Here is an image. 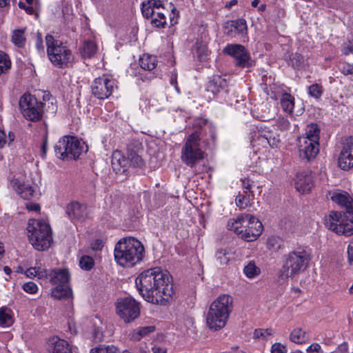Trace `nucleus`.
Instances as JSON below:
<instances>
[{
    "label": "nucleus",
    "instance_id": "nucleus-1",
    "mask_svg": "<svg viewBox=\"0 0 353 353\" xmlns=\"http://www.w3.org/2000/svg\"><path fill=\"white\" fill-rule=\"evenodd\" d=\"M135 283L139 294L149 303H161L168 301L174 293L169 273L159 268L143 272Z\"/></svg>",
    "mask_w": 353,
    "mask_h": 353
},
{
    "label": "nucleus",
    "instance_id": "nucleus-2",
    "mask_svg": "<svg viewBox=\"0 0 353 353\" xmlns=\"http://www.w3.org/2000/svg\"><path fill=\"white\" fill-rule=\"evenodd\" d=\"M311 254L308 250L298 248L283 256L279 277L282 280L293 279L304 272L309 266Z\"/></svg>",
    "mask_w": 353,
    "mask_h": 353
},
{
    "label": "nucleus",
    "instance_id": "nucleus-3",
    "mask_svg": "<svg viewBox=\"0 0 353 353\" xmlns=\"http://www.w3.org/2000/svg\"><path fill=\"white\" fill-rule=\"evenodd\" d=\"M233 310V298L228 294L218 296L210 305L206 314V323L212 330L225 327Z\"/></svg>",
    "mask_w": 353,
    "mask_h": 353
},
{
    "label": "nucleus",
    "instance_id": "nucleus-4",
    "mask_svg": "<svg viewBox=\"0 0 353 353\" xmlns=\"http://www.w3.org/2000/svg\"><path fill=\"white\" fill-rule=\"evenodd\" d=\"M143 245L134 238L119 241L114 248L115 260L123 267H132L139 263L143 257Z\"/></svg>",
    "mask_w": 353,
    "mask_h": 353
},
{
    "label": "nucleus",
    "instance_id": "nucleus-5",
    "mask_svg": "<svg viewBox=\"0 0 353 353\" xmlns=\"http://www.w3.org/2000/svg\"><path fill=\"white\" fill-rule=\"evenodd\" d=\"M29 241L34 249L44 251L49 248L52 242L50 226L45 221L30 219L27 227Z\"/></svg>",
    "mask_w": 353,
    "mask_h": 353
},
{
    "label": "nucleus",
    "instance_id": "nucleus-6",
    "mask_svg": "<svg viewBox=\"0 0 353 353\" xmlns=\"http://www.w3.org/2000/svg\"><path fill=\"white\" fill-rule=\"evenodd\" d=\"M47 54L51 63L57 67L66 66L72 60V54L66 46L57 40L53 36L48 34L46 37Z\"/></svg>",
    "mask_w": 353,
    "mask_h": 353
},
{
    "label": "nucleus",
    "instance_id": "nucleus-7",
    "mask_svg": "<svg viewBox=\"0 0 353 353\" xmlns=\"http://www.w3.org/2000/svg\"><path fill=\"white\" fill-rule=\"evenodd\" d=\"M48 277L50 283L55 286L52 290V296L54 299H61L71 296L72 290L68 285L70 275L67 269L59 268L48 270Z\"/></svg>",
    "mask_w": 353,
    "mask_h": 353
},
{
    "label": "nucleus",
    "instance_id": "nucleus-8",
    "mask_svg": "<svg viewBox=\"0 0 353 353\" xmlns=\"http://www.w3.org/2000/svg\"><path fill=\"white\" fill-rule=\"evenodd\" d=\"M203 158L199 135L197 132H193L189 135L182 148L181 160L188 166L192 168Z\"/></svg>",
    "mask_w": 353,
    "mask_h": 353
},
{
    "label": "nucleus",
    "instance_id": "nucleus-9",
    "mask_svg": "<svg viewBox=\"0 0 353 353\" xmlns=\"http://www.w3.org/2000/svg\"><path fill=\"white\" fill-rule=\"evenodd\" d=\"M56 155L61 159L69 156L71 158H78L84 149V143L74 137L64 136L54 147Z\"/></svg>",
    "mask_w": 353,
    "mask_h": 353
},
{
    "label": "nucleus",
    "instance_id": "nucleus-10",
    "mask_svg": "<svg viewBox=\"0 0 353 353\" xmlns=\"http://www.w3.org/2000/svg\"><path fill=\"white\" fill-rule=\"evenodd\" d=\"M19 107L23 117L31 121L41 119L43 113V103L37 101L30 94H24L19 100Z\"/></svg>",
    "mask_w": 353,
    "mask_h": 353
},
{
    "label": "nucleus",
    "instance_id": "nucleus-11",
    "mask_svg": "<svg viewBox=\"0 0 353 353\" xmlns=\"http://www.w3.org/2000/svg\"><path fill=\"white\" fill-rule=\"evenodd\" d=\"M116 313L125 323H130L140 315V304L132 297L119 299L116 302Z\"/></svg>",
    "mask_w": 353,
    "mask_h": 353
},
{
    "label": "nucleus",
    "instance_id": "nucleus-12",
    "mask_svg": "<svg viewBox=\"0 0 353 353\" xmlns=\"http://www.w3.org/2000/svg\"><path fill=\"white\" fill-rule=\"evenodd\" d=\"M115 87L114 80L103 75L94 80L91 85L92 93L99 99H105L112 94Z\"/></svg>",
    "mask_w": 353,
    "mask_h": 353
},
{
    "label": "nucleus",
    "instance_id": "nucleus-13",
    "mask_svg": "<svg viewBox=\"0 0 353 353\" xmlns=\"http://www.w3.org/2000/svg\"><path fill=\"white\" fill-rule=\"evenodd\" d=\"M223 52L234 58L236 65L241 68L251 66L250 54L243 46L228 44L223 48Z\"/></svg>",
    "mask_w": 353,
    "mask_h": 353
},
{
    "label": "nucleus",
    "instance_id": "nucleus-14",
    "mask_svg": "<svg viewBox=\"0 0 353 353\" xmlns=\"http://www.w3.org/2000/svg\"><path fill=\"white\" fill-rule=\"evenodd\" d=\"M298 150L301 159L310 161L314 159L319 152V142L310 141L307 137L298 138Z\"/></svg>",
    "mask_w": 353,
    "mask_h": 353
},
{
    "label": "nucleus",
    "instance_id": "nucleus-15",
    "mask_svg": "<svg viewBox=\"0 0 353 353\" xmlns=\"http://www.w3.org/2000/svg\"><path fill=\"white\" fill-rule=\"evenodd\" d=\"M338 164L343 170L353 168V137L350 136L344 140Z\"/></svg>",
    "mask_w": 353,
    "mask_h": 353
},
{
    "label": "nucleus",
    "instance_id": "nucleus-16",
    "mask_svg": "<svg viewBox=\"0 0 353 353\" xmlns=\"http://www.w3.org/2000/svg\"><path fill=\"white\" fill-rule=\"evenodd\" d=\"M295 188L301 193H308L313 187V180L311 173L303 171L296 174L294 179Z\"/></svg>",
    "mask_w": 353,
    "mask_h": 353
},
{
    "label": "nucleus",
    "instance_id": "nucleus-17",
    "mask_svg": "<svg viewBox=\"0 0 353 353\" xmlns=\"http://www.w3.org/2000/svg\"><path fill=\"white\" fill-rule=\"evenodd\" d=\"M141 149V144L138 141L127 146L128 160L134 168H142L144 165V161L139 154Z\"/></svg>",
    "mask_w": 353,
    "mask_h": 353
},
{
    "label": "nucleus",
    "instance_id": "nucleus-18",
    "mask_svg": "<svg viewBox=\"0 0 353 353\" xmlns=\"http://www.w3.org/2000/svg\"><path fill=\"white\" fill-rule=\"evenodd\" d=\"M223 28L225 33L229 36H233L236 34L241 36L247 34V23L243 19L227 21Z\"/></svg>",
    "mask_w": 353,
    "mask_h": 353
},
{
    "label": "nucleus",
    "instance_id": "nucleus-19",
    "mask_svg": "<svg viewBox=\"0 0 353 353\" xmlns=\"http://www.w3.org/2000/svg\"><path fill=\"white\" fill-rule=\"evenodd\" d=\"M48 351L50 353H72L70 344L57 336L49 339Z\"/></svg>",
    "mask_w": 353,
    "mask_h": 353
},
{
    "label": "nucleus",
    "instance_id": "nucleus-20",
    "mask_svg": "<svg viewBox=\"0 0 353 353\" xmlns=\"http://www.w3.org/2000/svg\"><path fill=\"white\" fill-rule=\"evenodd\" d=\"M228 85V81L225 77L218 74L213 75L208 82L206 91L215 96L221 91L226 90Z\"/></svg>",
    "mask_w": 353,
    "mask_h": 353
},
{
    "label": "nucleus",
    "instance_id": "nucleus-21",
    "mask_svg": "<svg viewBox=\"0 0 353 353\" xmlns=\"http://www.w3.org/2000/svg\"><path fill=\"white\" fill-rule=\"evenodd\" d=\"M111 164L112 169L117 174H124L127 172L129 167V161L122 152L119 150H115L112 155Z\"/></svg>",
    "mask_w": 353,
    "mask_h": 353
},
{
    "label": "nucleus",
    "instance_id": "nucleus-22",
    "mask_svg": "<svg viewBox=\"0 0 353 353\" xmlns=\"http://www.w3.org/2000/svg\"><path fill=\"white\" fill-rule=\"evenodd\" d=\"M10 184L12 188L21 198L30 199L33 196L34 190L30 184L26 183L19 179H12Z\"/></svg>",
    "mask_w": 353,
    "mask_h": 353
},
{
    "label": "nucleus",
    "instance_id": "nucleus-23",
    "mask_svg": "<svg viewBox=\"0 0 353 353\" xmlns=\"http://www.w3.org/2000/svg\"><path fill=\"white\" fill-rule=\"evenodd\" d=\"M259 136L263 139L272 148H277L281 143L280 135L275 128L261 127L259 130Z\"/></svg>",
    "mask_w": 353,
    "mask_h": 353
},
{
    "label": "nucleus",
    "instance_id": "nucleus-24",
    "mask_svg": "<svg viewBox=\"0 0 353 353\" xmlns=\"http://www.w3.org/2000/svg\"><path fill=\"white\" fill-rule=\"evenodd\" d=\"M66 212L71 219L83 220L87 216V208L79 202H72L67 205Z\"/></svg>",
    "mask_w": 353,
    "mask_h": 353
},
{
    "label": "nucleus",
    "instance_id": "nucleus-25",
    "mask_svg": "<svg viewBox=\"0 0 353 353\" xmlns=\"http://www.w3.org/2000/svg\"><path fill=\"white\" fill-rule=\"evenodd\" d=\"M155 10H164L160 1L148 0L141 4V12L145 18H152L155 16Z\"/></svg>",
    "mask_w": 353,
    "mask_h": 353
},
{
    "label": "nucleus",
    "instance_id": "nucleus-26",
    "mask_svg": "<svg viewBox=\"0 0 353 353\" xmlns=\"http://www.w3.org/2000/svg\"><path fill=\"white\" fill-rule=\"evenodd\" d=\"M332 200L346 209L345 213H353V199L347 192L336 193Z\"/></svg>",
    "mask_w": 353,
    "mask_h": 353
},
{
    "label": "nucleus",
    "instance_id": "nucleus-27",
    "mask_svg": "<svg viewBox=\"0 0 353 353\" xmlns=\"http://www.w3.org/2000/svg\"><path fill=\"white\" fill-rule=\"evenodd\" d=\"M339 234L351 236L353 234V213H344L339 223Z\"/></svg>",
    "mask_w": 353,
    "mask_h": 353
},
{
    "label": "nucleus",
    "instance_id": "nucleus-28",
    "mask_svg": "<svg viewBox=\"0 0 353 353\" xmlns=\"http://www.w3.org/2000/svg\"><path fill=\"white\" fill-rule=\"evenodd\" d=\"M343 219V215L341 213L336 212H331L324 219V224L325 227L335 233L339 234V223Z\"/></svg>",
    "mask_w": 353,
    "mask_h": 353
},
{
    "label": "nucleus",
    "instance_id": "nucleus-29",
    "mask_svg": "<svg viewBox=\"0 0 353 353\" xmlns=\"http://www.w3.org/2000/svg\"><path fill=\"white\" fill-rule=\"evenodd\" d=\"M247 216L248 214H241L236 219H230L228 223L229 230L234 231L239 236L243 232L245 223H248Z\"/></svg>",
    "mask_w": 353,
    "mask_h": 353
},
{
    "label": "nucleus",
    "instance_id": "nucleus-30",
    "mask_svg": "<svg viewBox=\"0 0 353 353\" xmlns=\"http://www.w3.org/2000/svg\"><path fill=\"white\" fill-rule=\"evenodd\" d=\"M255 226L254 230L248 231L245 229L239 234V236L248 242L255 241L261 234L263 230V225L259 221H254Z\"/></svg>",
    "mask_w": 353,
    "mask_h": 353
},
{
    "label": "nucleus",
    "instance_id": "nucleus-31",
    "mask_svg": "<svg viewBox=\"0 0 353 353\" xmlns=\"http://www.w3.org/2000/svg\"><path fill=\"white\" fill-rule=\"evenodd\" d=\"M300 137H307L310 141H315L319 142L320 139V129L317 124L310 123L307 125L305 133Z\"/></svg>",
    "mask_w": 353,
    "mask_h": 353
},
{
    "label": "nucleus",
    "instance_id": "nucleus-32",
    "mask_svg": "<svg viewBox=\"0 0 353 353\" xmlns=\"http://www.w3.org/2000/svg\"><path fill=\"white\" fill-rule=\"evenodd\" d=\"M154 331V326H145L133 330L130 334V338L133 341H140L143 337Z\"/></svg>",
    "mask_w": 353,
    "mask_h": 353
},
{
    "label": "nucleus",
    "instance_id": "nucleus-33",
    "mask_svg": "<svg viewBox=\"0 0 353 353\" xmlns=\"http://www.w3.org/2000/svg\"><path fill=\"white\" fill-rule=\"evenodd\" d=\"M308 339L307 333L301 328L294 329L290 334V339L292 342L297 344L305 343Z\"/></svg>",
    "mask_w": 353,
    "mask_h": 353
},
{
    "label": "nucleus",
    "instance_id": "nucleus-34",
    "mask_svg": "<svg viewBox=\"0 0 353 353\" xmlns=\"http://www.w3.org/2000/svg\"><path fill=\"white\" fill-rule=\"evenodd\" d=\"M140 66L147 70H152L157 66V59L155 57L144 54L139 59Z\"/></svg>",
    "mask_w": 353,
    "mask_h": 353
},
{
    "label": "nucleus",
    "instance_id": "nucleus-35",
    "mask_svg": "<svg viewBox=\"0 0 353 353\" xmlns=\"http://www.w3.org/2000/svg\"><path fill=\"white\" fill-rule=\"evenodd\" d=\"M294 97L288 93H284L281 99L283 110L288 113H292L294 106Z\"/></svg>",
    "mask_w": 353,
    "mask_h": 353
},
{
    "label": "nucleus",
    "instance_id": "nucleus-36",
    "mask_svg": "<svg viewBox=\"0 0 353 353\" xmlns=\"http://www.w3.org/2000/svg\"><path fill=\"white\" fill-rule=\"evenodd\" d=\"M26 274L28 277L37 276L39 279H47L48 270L41 267H32L26 271Z\"/></svg>",
    "mask_w": 353,
    "mask_h": 353
},
{
    "label": "nucleus",
    "instance_id": "nucleus-37",
    "mask_svg": "<svg viewBox=\"0 0 353 353\" xmlns=\"http://www.w3.org/2000/svg\"><path fill=\"white\" fill-rule=\"evenodd\" d=\"M97 51V46L95 43L91 41H86L83 43L81 48V54L82 57L90 58L92 57Z\"/></svg>",
    "mask_w": 353,
    "mask_h": 353
},
{
    "label": "nucleus",
    "instance_id": "nucleus-38",
    "mask_svg": "<svg viewBox=\"0 0 353 353\" xmlns=\"http://www.w3.org/2000/svg\"><path fill=\"white\" fill-rule=\"evenodd\" d=\"M11 311L8 308L0 309V325L2 327L10 326L12 323Z\"/></svg>",
    "mask_w": 353,
    "mask_h": 353
},
{
    "label": "nucleus",
    "instance_id": "nucleus-39",
    "mask_svg": "<svg viewBox=\"0 0 353 353\" xmlns=\"http://www.w3.org/2000/svg\"><path fill=\"white\" fill-rule=\"evenodd\" d=\"M215 258L219 265H226L230 261V250L227 249H220L217 250Z\"/></svg>",
    "mask_w": 353,
    "mask_h": 353
},
{
    "label": "nucleus",
    "instance_id": "nucleus-40",
    "mask_svg": "<svg viewBox=\"0 0 353 353\" xmlns=\"http://www.w3.org/2000/svg\"><path fill=\"white\" fill-rule=\"evenodd\" d=\"M12 41L13 43L21 48L25 45L26 38L24 37V30H15L12 32Z\"/></svg>",
    "mask_w": 353,
    "mask_h": 353
},
{
    "label": "nucleus",
    "instance_id": "nucleus-41",
    "mask_svg": "<svg viewBox=\"0 0 353 353\" xmlns=\"http://www.w3.org/2000/svg\"><path fill=\"white\" fill-rule=\"evenodd\" d=\"M118 348L113 345H99L92 348L90 353H118Z\"/></svg>",
    "mask_w": 353,
    "mask_h": 353
},
{
    "label": "nucleus",
    "instance_id": "nucleus-42",
    "mask_svg": "<svg viewBox=\"0 0 353 353\" xmlns=\"http://www.w3.org/2000/svg\"><path fill=\"white\" fill-rule=\"evenodd\" d=\"M243 271L246 276L250 279L254 278L260 273V269L253 262H250L244 268Z\"/></svg>",
    "mask_w": 353,
    "mask_h": 353
},
{
    "label": "nucleus",
    "instance_id": "nucleus-43",
    "mask_svg": "<svg viewBox=\"0 0 353 353\" xmlns=\"http://www.w3.org/2000/svg\"><path fill=\"white\" fill-rule=\"evenodd\" d=\"M266 246L269 250L276 251L281 247V240L277 236H270L267 239Z\"/></svg>",
    "mask_w": 353,
    "mask_h": 353
},
{
    "label": "nucleus",
    "instance_id": "nucleus-44",
    "mask_svg": "<svg viewBox=\"0 0 353 353\" xmlns=\"http://www.w3.org/2000/svg\"><path fill=\"white\" fill-rule=\"evenodd\" d=\"M94 264V259L88 255L83 256L79 261L80 267L85 270H91Z\"/></svg>",
    "mask_w": 353,
    "mask_h": 353
},
{
    "label": "nucleus",
    "instance_id": "nucleus-45",
    "mask_svg": "<svg viewBox=\"0 0 353 353\" xmlns=\"http://www.w3.org/2000/svg\"><path fill=\"white\" fill-rule=\"evenodd\" d=\"M289 63L294 68L300 67L303 63V57L299 53H292L289 55Z\"/></svg>",
    "mask_w": 353,
    "mask_h": 353
},
{
    "label": "nucleus",
    "instance_id": "nucleus-46",
    "mask_svg": "<svg viewBox=\"0 0 353 353\" xmlns=\"http://www.w3.org/2000/svg\"><path fill=\"white\" fill-rule=\"evenodd\" d=\"M151 23L157 27H163L166 23L164 11L158 12L151 20Z\"/></svg>",
    "mask_w": 353,
    "mask_h": 353
},
{
    "label": "nucleus",
    "instance_id": "nucleus-47",
    "mask_svg": "<svg viewBox=\"0 0 353 353\" xmlns=\"http://www.w3.org/2000/svg\"><path fill=\"white\" fill-rule=\"evenodd\" d=\"M309 94L316 99L319 98L323 93V88L318 84H313L308 88Z\"/></svg>",
    "mask_w": 353,
    "mask_h": 353
},
{
    "label": "nucleus",
    "instance_id": "nucleus-48",
    "mask_svg": "<svg viewBox=\"0 0 353 353\" xmlns=\"http://www.w3.org/2000/svg\"><path fill=\"white\" fill-rule=\"evenodd\" d=\"M14 134L13 132H10L8 133V137H6L4 131L0 129V148H2L8 142V141H9V143H11L14 141Z\"/></svg>",
    "mask_w": 353,
    "mask_h": 353
},
{
    "label": "nucleus",
    "instance_id": "nucleus-49",
    "mask_svg": "<svg viewBox=\"0 0 353 353\" xmlns=\"http://www.w3.org/2000/svg\"><path fill=\"white\" fill-rule=\"evenodd\" d=\"M273 334V331L272 329H256L254 332V339H261V338H266L268 336H272Z\"/></svg>",
    "mask_w": 353,
    "mask_h": 353
},
{
    "label": "nucleus",
    "instance_id": "nucleus-50",
    "mask_svg": "<svg viewBox=\"0 0 353 353\" xmlns=\"http://www.w3.org/2000/svg\"><path fill=\"white\" fill-rule=\"evenodd\" d=\"M286 352H287L286 346L280 343H275L271 347V353H286Z\"/></svg>",
    "mask_w": 353,
    "mask_h": 353
},
{
    "label": "nucleus",
    "instance_id": "nucleus-51",
    "mask_svg": "<svg viewBox=\"0 0 353 353\" xmlns=\"http://www.w3.org/2000/svg\"><path fill=\"white\" fill-rule=\"evenodd\" d=\"M23 289L28 293L34 294L37 292V285L33 282H28L23 284Z\"/></svg>",
    "mask_w": 353,
    "mask_h": 353
},
{
    "label": "nucleus",
    "instance_id": "nucleus-52",
    "mask_svg": "<svg viewBox=\"0 0 353 353\" xmlns=\"http://www.w3.org/2000/svg\"><path fill=\"white\" fill-rule=\"evenodd\" d=\"M247 220H248V223H245V228L244 229H245L248 231H250V230L253 231L254 228L255 226L254 221H259V220L251 214H248V216H247Z\"/></svg>",
    "mask_w": 353,
    "mask_h": 353
},
{
    "label": "nucleus",
    "instance_id": "nucleus-53",
    "mask_svg": "<svg viewBox=\"0 0 353 353\" xmlns=\"http://www.w3.org/2000/svg\"><path fill=\"white\" fill-rule=\"evenodd\" d=\"M248 200L243 195L239 194L236 198V203L240 208H245L248 205Z\"/></svg>",
    "mask_w": 353,
    "mask_h": 353
},
{
    "label": "nucleus",
    "instance_id": "nucleus-54",
    "mask_svg": "<svg viewBox=\"0 0 353 353\" xmlns=\"http://www.w3.org/2000/svg\"><path fill=\"white\" fill-rule=\"evenodd\" d=\"M341 71L345 75L353 74V64H343L341 68Z\"/></svg>",
    "mask_w": 353,
    "mask_h": 353
},
{
    "label": "nucleus",
    "instance_id": "nucleus-55",
    "mask_svg": "<svg viewBox=\"0 0 353 353\" xmlns=\"http://www.w3.org/2000/svg\"><path fill=\"white\" fill-rule=\"evenodd\" d=\"M321 350V347L319 343H312L307 347V352L308 353H319Z\"/></svg>",
    "mask_w": 353,
    "mask_h": 353
},
{
    "label": "nucleus",
    "instance_id": "nucleus-56",
    "mask_svg": "<svg viewBox=\"0 0 353 353\" xmlns=\"http://www.w3.org/2000/svg\"><path fill=\"white\" fill-rule=\"evenodd\" d=\"M348 261L350 264L353 265V241H352L347 247Z\"/></svg>",
    "mask_w": 353,
    "mask_h": 353
},
{
    "label": "nucleus",
    "instance_id": "nucleus-57",
    "mask_svg": "<svg viewBox=\"0 0 353 353\" xmlns=\"http://www.w3.org/2000/svg\"><path fill=\"white\" fill-rule=\"evenodd\" d=\"M333 353H348L347 343H343L339 345Z\"/></svg>",
    "mask_w": 353,
    "mask_h": 353
},
{
    "label": "nucleus",
    "instance_id": "nucleus-58",
    "mask_svg": "<svg viewBox=\"0 0 353 353\" xmlns=\"http://www.w3.org/2000/svg\"><path fill=\"white\" fill-rule=\"evenodd\" d=\"M103 247V241L100 239L95 240L93 243L91 244V248L94 250H100Z\"/></svg>",
    "mask_w": 353,
    "mask_h": 353
},
{
    "label": "nucleus",
    "instance_id": "nucleus-59",
    "mask_svg": "<svg viewBox=\"0 0 353 353\" xmlns=\"http://www.w3.org/2000/svg\"><path fill=\"white\" fill-rule=\"evenodd\" d=\"M11 65L10 61H6L3 64H0V74L8 71Z\"/></svg>",
    "mask_w": 353,
    "mask_h": 353
},
{
    "label": "nucleus",
    "instance_id": "nucleus-60",
    "mask_svg": "<svg viewBox=\"0 0 353 353\" xmlns=\"http://www.w3.org/2000/svg\"><path fill=\"white\" fill-rule=\"evenodd\" d=\"M197 53L199 59H202L203 56L206 57L208 55V50L205 46H202L197 48Z\"/></svg>",
    "mask_w": 353,
    "mask_h": 353
},
{
    "label": "nucleus",
    "instance_id": "nucleus-61",
    "mask_svg": "<svg viewBox=\"0 0 353 353\" xmlns=\"http://www.w3.org/2000/svg\"><path fill=\"white\" fill-rule=\"evenodd\" d=\"M19 6L21 8L25 9L26 10V12L28 13H29V14H32L34 12V11L33 7L32 6V5H28V6H26L25 5V3L23 2H21V1H20L19 3Z\"/></svg>",
    "mask_w": 353,
    "mask_h": 353
},
{
    "label": "nucleus",
    "instance_id": "nucleus-62",
    "mask_svg": "<svg viewBox=\"0 0 353 353\" xmlns=\"http://www.w3.org/2000/svg\"><path fill=\"white\" fill-rule=\"evenodd\" d=\"M26 208L30 211L38 212L40 210V205L37 203H27Z\"/></svg>",
    "mask_w": 353,
    "mask_h": 353
},
{
    "label": "nucleus",
    "instance_id": "nucleus-63",
    "mask_svg": "<svg viewBox=\"0 0 353 353\" xmlns=\"http://www.w3.org/2000/svg\"><path fill=\"white\" fill-rule=\"evenodd\" d=\"M170 81V83L174 86L176 90L179 92V89L177 86V76L176 73H172Z\"/></svg>",
    "mask_w": 353,
    "mask_h": 353
},
{
    "label": "nucleus",
    "instance_id": "nucleus-64",
    "mask_svg": "<svg viewBox=\"0 0 353 353\" xmlns=\"http://www.w3.org/2000/svg\"><path fill=\"white\" fill-rule=\"evenodd\" d=\"M153 353H166L167 350L165 348L159 347V346H154L152 349Z\"/></svg>",
    "mask_w": 353,
    "mask_h": 353
}]
</instances>
